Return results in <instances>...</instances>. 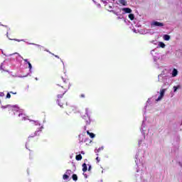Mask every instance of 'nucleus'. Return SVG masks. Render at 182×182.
I'll use <instances>...</instances> for the list:
<instances>
[{"label":"nucleus","mask_w":182,"mask_h":182,"mask_svg":"<svg viewBox=\"0 0 182 182\" xmlns=\"http://www.w3.org/2000/svg\"><path fill=\"white\" fill-rule=\"evenodd\" d=\"M82 171L86 173L87 171V165L86 164H82Z\"/></svg>","instance_id":"obj_9"},{"label":"nucleus","mask_w":182,"mask_h":182,"mask_svg":"<svg viewBox=\"0 0 182 182\" xmlns=\"http://www.w3.org/2000/svg\"><path fill=\"white\" fill-rule=\"evenodd\" d=\"M119 2L121 5H123V6H127V1L126 0H119Z\"/></svg>","instance_id":"obj_8"},{"label":"nucleus","mask_w":182,"mask_h":182,"mask_svg":"<svg viewBox=\"0 0 182 182\" xmlns=\"http://www.w3.org/2000/svg\"><path fill=\"white\" fill-rule=\"evenodd\" d=\"M6 99H11V93H7L6 95Z\"/></svg>","instance_id":"obj_21"},{"label":"nucleus","mask_w":182,"mask_h":182,"mask_svg":"<svg viewBox=\"0 0 182 182\" xmlns=\"http://www.w3.org/2000/svg\"><path fill=\"white\" fill-rule=\"evenodd\" d=\"M0 25H1V26H4L5 28H6V27H7V26L2 25L1 23H0Z\"/></svg>","instance_id":"obj_30"},{"label":"nucleus","mask_w":182,"mask_h":182,"mask_svg":"<svg viewBox=\"0 0 182 182\" xmlns=\"http://www.w3.org/2000/svg\"><path fill=\"white\" fill-rule=\"evenodd\" d=\"M92 168V166H90L89 168H88V171H90V169Z\"/></svg>","instance_id":"obj_29"},{"label":"nucleus","mask_w":182,"mask_h":182,"mask_svg":"<svg viewBox=\"0 0 182 182\" xmlns=\"http://www.w3.org/2000/svg\"><path fill=\"white\" fill-rule=\"evenodd\" d=\"M87 134H88V136H90V137L91 139H95V137L96 136L95 134H93V133L89 132V131H87Z\"/></svg>","instance_id":"obj_7"},{"label":"nucleus","mask_w":182,"mask_h":182,"mask_svg":"<svg viewBox=\"0 0 182 182\" xmlns=\"http://www.w3.org/2000/svg\"><path fill=\"white\" fill-rule=\"evenodd\" d=\"M178 87H180V86H174L173 87V92H177V90L178 89Z\"/></svg>","instance_id":"obj_20"},{"label":"nucleus","mask_w":182,"mask_h":182,"mask_svg":"<svg viewBox=\"0 0 182 182\" xmlns=\"http://www.w3.org/2000/svg\"><path fill=\"white\" fill-rule=\"evenodd\" d=\"M63 178V180H68V178H69V176H68L67 174H64Z\"/></svg>","instance_id":"obj_18"},{"label":"nucleus","mask_w":182,"mask_h":182,"mask_svg":"<svg viewBox=\"0 0 182 182\" xmlns=\"http://www.w3.org/2000/svg\"><path fill=\"white\" fill-rule=\"evenodd\" d=\"M151 26H164V23H160L159 21H154L151 23Z\"/></svg>","instance_id":"obj_4"},{"label":"nucleus","mask_w":182,"mask_h":182,"mask_svg":"<svg viewBox=\"0 0 182 182\" xmlns=\"http://www.w3.org/2000/svg\"><path fill=\"white\" fill-rule=\"evenodd\" d=\"M69 171H72L71 170H67L66 173H69Z\"/></svg>","instance_id":"obj_32"},{"label":"nucleus","mask_w":182,"mask_h":182,"mask_svg":"<svg viewBox=\"0 0 182 182\" xmlns=\"http://www.w3.org/2000/svg\"><path fill=\"white\" fill-rule=\"evenodd\" d=\"M117 19H122V18H120V17H117Z\"/></svg>","instance_id":"obj_34"},{"label":"nucleus","mask_w":182,"mask_h":182,"mask_svg":"<svg viewBox=\"0 0 182 182\" xmlns=\"http://www.w3.org/2000/svg\"><path fill=\"white\" fill-rule=\"evenodd\" d=\"M82 159V154H78V155H76L75 156V160H77V161H80Z\"/></svg>","instance_id":"obj_11"},{"label":"nucleus","mask_w":182,"mask_h":182,"mask_svg":"<svg viewBox=\"0 0 182 182\" xmlns=\"http://www.w3.org/2000/svg\"><path fill=\"white\" fill-rule=\"evenodd\" d=\"M178 74V71H177V69L174 68L172 71L173 77H176V76H177Z\"/></svg>","instance_id":"obj_6"},{"label":"nucleus","mask_w":182,"mask_h":182,"mask_svg":"<svg viewBox=\"0 0 182 182\" xmlns=\"http://www.w3.org/2000/svg\"><path fill=\"white\" fill-rule=\"evenodd\" d=\"M0 96L2 97H4V93L3 92H0Z\"/></svg>","instance_id":"obj_26"},{"label":"nucleus","mask_w":182,"mask_h":182,"mask_svg":"<svg viewBox=\"0 0 182 182\" xmlns=\"http://www.w3.org/2000/svg\"><path fill=\"white\" fill-rule=\"evenodd\" d=\"M10 93H11V95H16V92H12V91H11Z\"/></svg>","instance_id":"obj_25"},{"label":"nucleus","mask_w":182,"mask_h":182,"mask_svg":"<svg viewBox=\"0 0 182 182\" xmlns=\"http://www.w3.org/2000/svg\"><path fill=\"white\" fill-rule=\"evenodd\" d=\"M159 46L160 48H166V44H164V43H163V42H159Z\"/></svg>","instance_id":"obj_14"},{"label":"nucleus","mask_w":182,"mask_h":182,"mask_svg":"<svg viewBox=\"0 0 182 182\" xmlns=\"http://www.w3.org/2000/svg\"><path fill=\"white\" fill-rule=\"evenodd\" d=\"M164 41H170V36L167 35V34H165L164 36Z\"/></svg>","instance_id":"obj_13"},{"label":"nucleus","mask_w":182,"mask_h":182,"mask_svg":"<svg viewBox=\"0 0 182 182\" xmlns=\"http://www.w3.org/2000/svg\"><path fill=\"white\" fill-rule=\"evenodd\" d=\"M61 81L63 83L58 85V87L56 88V92L58 93L57 103L60 107L65 109V107H68V102H66V100L63 96L69 87H70V82H69V80H65L63 77L61 78Z\"/></svg>","instance_id":"obj_1"},{"label":"nucleus","mask_w":182,"mask_h":182,"mask_svg":"<svg viewBox=\"0 0 182 182\" xmlns=\"http://www.w3.org/2000/svg\"><path fill=\"white\" fill-rule=\"evenodd\" d=\"M96 160H97V163H99V161H100V159H99V156H97V157L96 158Z\"/></svg>","instance_id":"obj_24"},{"label":"nucleus","mask_w":182,"mask_h":182,"mask_svg":"<svg viewBox=\"0 0 182 182\" xmlns=\"http://www.w3.org/2000/svg\"><path fill=\"white\" fill-rule=\"evenodd\" d=\"M164 93H166V89L161 90L160 95L156 99V102H159V100H161V99H163V97H164Z\"/></svg>","instance_id":"obj_2"},{"label":"nucleus","mask_w":182,"mask_h":182,"mask_svg":"<svg viewBox=\"0 0 182 182\" xmlns=\"http://www.w3.org/2000/svg\"><path fill=\"white\" fill-rule=\"evenodd\" d=\"M129 18L130 21H134V14H129Z\"/></svg>","instance_id":"obj_16"},{"label":"nucleus","mask_w":182,"mask_h":182,"mask_svg":"<svg viewBox=\"0 0 182 182\" xmlns=\"http://www.w3.org/2000/svg\"><path fill=\"white\" fill-rule=\"evenodd\" d=\"M72 178H73V181H77V175H76L75 173L73 174Z\"/></svg>","instance_id":"obj_15"},{"label":"nucleus","mask_w":182,"mask_h":182,"mask_svg":"<svg viewBox=\"0 0 182 182\" xmlns=\"http://www.w3.org/2000/svg\"><path fill=\"white\" fill-rule=\"evenodd\" d=\"M122 11H123L124 14H132V9L130 8H123Z\"/></svg>","instance_id":"obj_5"},{"label":"nucleus","mask_w":182,"mask_h":182,"mask_svg":"<svg viewBox=\"0 0 182 182\" xmlns=\"http://www.w3.org/2000/svg\"><path fill=\"white\" fill-rule=\"evenodd\" d=\"M18 117H21V120H26V117L23 114H19Z\"/></svg>","instance_id":"obj_12"},{"label":"nucleus","mask_w":182,"mask_h":182,"mask_svg":"<svg viewBox=\"0 0 182 182\" xmlns=\"http://www.w3.org/2000/svg\"><path fill=\"white\" fill-rule=\"evenodd\" d=\"M9 39H10V41H16V42H22V41H23V40H19V39H16V38H15V39L9 38Z\"/></svg>","instance_id":"obj_17"},{"label":"nucleus","mask_w":182,"mask_h":182,"mask_svg":"<svg viewBox=\"0 0 182 182\" xmlns=\"http://www.w3.org/2000/svg\"><path fill=\"white\" fill-rule=\"evenodd\" d=\"M4 68H5V67L4 66V64H1V67H0L1 70H5L4 69Z\"/></svg>","instance_id":"obj_22"},{"label":"nucleus","mask_w":182,"mask_h":182,"mask_svg":"<svg viewBox=\"0 0 182 182\" xmlns=\"http://www.w3.org/2000/svg\"><path fill=\"white\" fill-rule=\"evenodd\" d=\"M60 103H65V101L61 100Z\"/></svg>","instance_id":"obj_31"},{"label":"nucleus","mask_w":182,"mask_h":182,"mask_svg":"<svg viewBox=\"0 0 182 182\" xmlns=\"http://www.w3.org/2000/svg\"><path fill=\"white\" fill-rule=\"evenodd\" d=\"M14 106H11V105H7L6 106L2 105L1 109H12Z\"/></svg>","instance_id":"obj_10"},{"label":"nucleus","mask_w":182,"mask_h":182,"mask_svg":"<svg viewBox=\"0 0 182 182\" xmlns=\"http://www.w3.org/2000/svg\"><path fill=\"white\" fill-rule=\"evenodd\" d=\"M39 131H36L33 134H31L29 136H28V140L31 141L32 140L33 137H36V136H39Z\"/></svg>","instance_id":"obj_3"},{"label":"nucleus","mask_w":182,"mask_h":182,"mask_svg":"<svg viewBox=\"0 0 182 182\" xmlns=\"http://www.w3.org/2000/svg\"><path fill=\"white\" fill-rule=\"evenodd\" d=\"M110 12H112L114 15H117V13H116V11H114V10H111Z\"/></svg>","instance_id":"obj_23"},{"label":"nucleus","mask_w":182,"mask_h":182,"mask_svg":"<svg viewBox=\"0 0 182 182\" xmlns=\"http://www.w3.org/2000/svg\"><path fill=\"white\" fill-rule=\"evenodd\" d=\"M55 58H57L58 59H59V56L57 55H54Z\"/></svg>","instance_id":"obj_28"},{"label":"nucleus","mask_w":182,"mask_h":182,"mask_svg":"<svg viewBox=\"0 0 182 182\" xmlns=\"http://www.w3.org/2000/svg\"><path fill=\"white\" fill-rule=\"evenodd\" d=\"M80 97H85V94H82L81 95H80Z\"/></svg>","instance_id":"obj_27"},{"label":"nucleus","mask_w":182,"mask_h":182,"mask_svg":"<svg viewBox=\"0 0 182 182\" xmlns=\"http://www.w3.org/2000/svg\"><path fill=\"white\" fill-rule=\"evenodd\" d=\"M24 62H29V61H28V59H26V60H24Z\"/></svg>","instance_id":"obj_33"},{"label":"nucleus","mask_w":182,"mask_h":182,"mask_svg":"<svg viewBox=\"0 0 182 182\" xmlns=\"http://www.w3.org/2000/svg\"><path fill=\"white\" fill-rule=\"evenodd\" d=\"M27 63L28 65V69H30V70H31V69H32V64H31L30 62H27Z\"/></svg>","instance_id":"obj_19"}]
</instances>
